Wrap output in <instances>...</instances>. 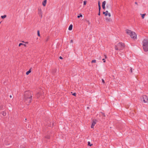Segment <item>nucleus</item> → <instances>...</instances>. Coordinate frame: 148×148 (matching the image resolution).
I'll use <instances>...</instances> for the list:
<instances>
[{
	"instance_id": "nucleus-1",
	"label": "nucleus",
	"mask_w": 148,
	"mask_h": 148,
	"mask_svg": "<svg viewBox=\"0 0 148 148\" xmlns=\"http://www.w3.org/2000/svg\"><path fill=\"white\" fill-rule=\"evenodd\" d=\"M125 32L126 33L130 35L133 40H135L136 39L137 35L135 32H132L129 29H126L125 30Z\"/></svg>"
},
{
	"instance_id": "nucleus-2",
	"label": "nucleus",
	"mask_w": 148,
	"mask_h": 148,
	"mask_svg": "<svg viewBox=\"0 0 148 148\" xmlns=\"http://www.w3.org/2000/svg\"><path fill=\"white\" fill-rule=\"evenodd\" d=\"M143 47L144 51H148V38H145L143 41Z\"/></svg>"
},
{
	"instance_id": "nucleus-3",
	"label": "nucleus",
	"mask_w": 148,
	"mask_h": 148,
	"mask_svg": "<svg viewBox=\"0 0 148 148\" xmlns=\"http://www.w3.org/2000/svg\"><path fill=\"white\" fill-rule=\"evenodd\" d=\"M124 47V45L122 43H119L117 45L115 46V49L116 50H120L123 49Z\"/></svg>"
},
{
	"instance_id": "nucleus-4",
	"label": "nucleus",
	"mask_w": 148,
	"mask_h": 148,
	"mask_svg": "<svg viewBox=\"0 0 148 148\" xmlns=\"http://www.w3.org/2000/svg\"><path fill=\"white\" fill-rule=\"evenodd\" d=\"M30 95V93L28 92H25L24 94V98L25 99H28L29 101L30 102L31 98L32 97V95L28 96Z\"/></svg>"
},
{
	"instance_id": "nucleus-5",
	"label": "nucleus",
	"mask_w": 148,
	"mask_h": 148,
	"mask_svg": "<svg viewBox=\"0 0 148 148\" xmlns=\"http://www.w3.org/2000/svg\"><path fill=\"white\" fill-rule=\"evenodd\" d=\"M142 100H143V102L145 103L147 102L148 101V98L146 95H143L142 97Z\"/></svg>"
},
{
	"instance_id": "nucleus-6",
	"label": "nucleus",
	"mask_w": 148,
	"mask_h": 148,
	"mask_svg": "<svg viewBox=\"0 0 148 148\" xmlns=\"http://www.w3.org/2000/svg\"><path fill=\"white\" fill-rule=\"evenodd\" d=\"M42 12L41 8H38V14L41 18L42 17Z\"/></svg>"
},
{
	"instance_id": "nucleus-7",
	"label": "nucleus",
	"mask_w": 148,
	"mask_h": 148,
	"mask_svg": "<svg viewBox=\"0 0 148 148\" xmlns=\"http://www.w3.org/2000/svg\"><path fill=\"white\" fill-rule=\"evenodd\" d=\"M103 14H104L105 16L108 15L109 17L111 16L110 14V13H108V11H106L105 12H103Z\"/></svg>"
},
{
	"instance_id": "nucleus-8",
	"label": "nucleus",
	"mask_w": 148,
	"mask_h": 148,
	"mask_svg": "<svg viewBox=\"0 0 148 148\" xmlns=\"http://www.w3.org/2000/svg\"><path fill=\"white\" fill-rule=\"evenodd\" d=\"M106 2L105 1H104L102 3V8L103 9H105V5L106 4Z\"/></svg>"
},
{
	"instance_id": "nucleus-9",
	"label": "nucleus",
	"mask_w": 148,
	"mask_h": 148,
	"mask_svg": "<svg viewBox=\"0 0 148 148\" xmlns=\"http://www.w3.org/2000/svg\"><path fill=\"white\" fill-rule=\"evenodd\" d=\"M96 123V122L95 121H93L92 122V124L91 126V128H94V126Z\"/></svg>"
},
{
	"instance_id": "nucleus-10",
	"label": "nucleus",
	"mask_w": 148,
	"mask_h": 148,
	"mask_svg": "<svg viewBox=\"0 0 148 148\" xmlns=\"http://www.w3.org/2000/svg\"><path fill=\"white\" fill-rule=\"evenodd\" d=\"M47 2V0H44L43 1H42V5L44 6H45L46 5Z\"/></svg>"
},
{
	"instance_id": "nucleus-11",
	"label": "nucleus",
	"mask_w": 148,
	"mask_h": 148,
	"mask_svg": "<svg viewBox=\"0 0 148 148\" xmlns=\"http://www.w3.org/2000/svg\"><path fill=\"white\" fill-rule=\"evenodd\" d=\"M73 28V25L72 24H71L70 25L69 27V30H71Z\"/></svg>"
},
{
	"instance_id": "nucleus-12",
	"label": "nucleus",
	"mask_w": 148,
	"mask_h": 148,
	"mask_svg": "<svg viewBox=\"0 0 148 148\" xmlns=\"http://www.w3.org/2000/svg\"><path fill=\"white\" fill-rule=\"evenodd\" d=\"M140 15L141 16L142 18L143 19H144L145 16L146 15V14H140Z\"/></svg>"
},
{
	"instance_id": "nucleus-13",
	"label": "nucleus",
	"mask_w": 148,
	"mask_h": 148,
	"mask_svg": "<svg viewBox=\"0 0 148 148\" xmlns=\"http://www.w3.org/2000/svg\"><path fill=\"white\" fill-rule=\"evenodd\" d=\"M21 45H23L25 47H26V45L25 44H23V43H20L19 44V45H18V46L19 47H20Z\"/></svg>"
},
{
	"instance_id": "nucleus-14",
	"label": "nucleus",
	"mask_w": 148,
	"mask_h": 148,
	"mask_svg": "<svg viewBox=\"0 0 148 148\" xmlns=\"http://www.w3.org/2000/svg\"><path fill=\"white\" fill-rule=\"evenodd\" d=\"M106 21L107 22H110V19L109 18H106Z\"/></svg>"
},
{
	"instance_id": "nucleus-15",
	"label": "nucleus",
	"mask_w": 148,
	"mask_h": 148,
	"mask_svg": "<svg viewBox=\"0 0 148 148\" xmlns=\"http://www.w3.org/2000/svg\"><path fill=\"white\" fill-rule=\"evenodd\" d=\"M7 16L6 15H4L3 16H1V17L2 18L4 19Z\"/></svg>"
},
{
	"instance_id": "nucleus-16",
	"label": "nucleus",
	"mask_w": 148,
	"mask_h": 148,
	"mask_svg": "<svg viewBox=\"0 0 148 148\" xmlns=\"http://www.w3.org/2000/svg\"><path fill=\"white\" fill-rule=\"evenodd\" d=\"M31 72V71L30 70V69L28 71L26 72V74L27 75H28L30 72Z\"/></svg>"
},
{
	"instance_id": "nucleus-17",
	"label": "nucleus",
	"mask_w": 148,
	"mask_h": 148,
	"mask_svg": "<svg viewBox=\"0 0 148 148\" xmlns=\"http://www.w3.org/2000/svg\"><path fill=\"white\" fill-rule=\"evenodd\" d=\"M6 112H2V114L3 116H6Z\"/></svg>"
},
{
	"instance_id": "nucleus-18",
	"label": "nucleus",
	"mask_w": 148,
	"mask_h": 148,
	"mask_svg": "<svg viewBox=\"0 0 148 148\" xmlns=\"http://www.w3.org/2000/svg\"><path fill=\"white\" fill-rule=\"evenodd\" d=\"M87 1H83V5H86Z\"/></svg>"
},
{
	"instance_id": "nucleus-19",
	"label": "nucleus",
	"mask_w": 148,
	"mask_h": 148,
	"mask_svg": "<svg viewBox=\"0 0 148 148\" xmlns=\"http://www.w3.org/2000/svg\"><path fill=\"white\" fill-rule=\"evenodd\" d=\"M83 17V16L82 14H80L79 15H78L77 16L78 18H79L80 17Z\"/></svg>"
},
{
	"instance_id": "nucleus-20",
	"label": "nucleus",
	"mask_w": 148,
	"mask_h": 148,
	"mask_svg": "<svg viewBox=\"0 0 148 148\" xmlns=\"http://www.w3.org/2000/svg\"><path fill=\"white\" fill-rule=\"evenodd\" d=\"M88 145L90 146H92V144H91L90 142L89 141L88 142Z\"/></svg>"
},
{
	"instance_id": "nucleus-21",
	"label": "nucleus",
	"mask_w": 148,
	"mask_h": 148,
	"mask_svg": "<svg viewBox=\"0 0 148 148\" xmlns=\"http://www.w3.org/2000/svg\"><path fill=\"white\" fill-rule=\"evenodd\" d=\"M37 35L38 36H40V31L39 30L37 31Z\"/></svg>"
},
{
	"instance_id": "nucleus-22",
	"label": "nucleus",
	"mask_w": 148,
	"mask_h": 148,
	"mask_svg": "<svg viewBox=\"0 0 148 148\" xmlns=\"http://www.w3.org/2000/svg\"><path fill=\"white\" fill-rule=\"evenodd\" d=\"M96 62V60H93L92 61V63H95Z\"/></svg>"
},
{
	"instance_id": "nucleus-23",
	"label": "nucleus",
	"mask_w": 148,
	"mask_h": 148,
	"mask_svg": "<svg viewBox=\"0 0 148 148\" xmlns=\"http://www.w3.org/2000/svg\"><path fill=\"white\" fill-rule=\"evenodd\" d=\"M98 7H99V11L100 12V10H101V6H99Z\"/></svg>"
},
{
	"instance_id": "nucleus-24",
	"label": "nucleus",
	"mask_w": 148,
	"mask_h": 148,
	"mask_svg": "<svg viewBox=\"0 0 148 148\" xmlns=\"http://www.w3.org/2000/svg\"><path fill=\"white\" fill-rule=\"evenodd\" d=\"M98 6H100V2L99 1L98 2Z\"/></svg>"
},
{
	"instance_id": "nucleus-25",
	"label": "nucleus",
	"mask_w": 148,
	"mask_h": 148,
	"mask_svg": "<svg viewBox=\"0 0 148 148\" xmlns=\"http://www.w3.org/2000/svg\"><path fill=\"white\" fill-rule=\"evenodd\" d=\"M102 82L103 83H105V82H104V80L103 79H102Z\"/></svg>"
},
{
	"instance_id": "nucleus-26",
	"label": "nucleus",
	"mask_w": 148,
	"mask_h": 148,
	"mask_svg": "<svg viewBox=\"0 0 148 148\" xmlns=\"http://www.w3.org/2000/svg\"><path fill=\"white\" fill-rule=\"evenodd\" d=\"M102 60L104 62H106L105 60L104 59H103Z\"/></svg>"
},
{
	"instance_id": "nucleus-27",
	"label": "nucleus",
	"mask_w": 148,
	"mask_h": 148,
	"mask_svg": "<svg viewBox=\"0 0 148 148\" xmlns=\"http://www.w3.org/2000/svg\"><path fill=\"white\" fill-rule=\"evenodd\" d=\"M76 95V94L75 93H74L73 94V96H75Z\"/></svg>"
},
{
	"instance_id": "nucleus-28",
	"label": "nucleus",
	"mask_w": 148,
	"mask_h": 148,
	"mask_svg": "<svg viewBox=\"0 0 148 148\" xmlns=\"http://www.w3.org/2000/svg\"><path fill=\"white\" fill-rule=\"evenodd\" d=\"M73 40H71V43H73Z\"/></svg>"
},
{
	"instance_id": "nucleus-29",
	"label": "nucleus",
	"mask_w": 148,
	"mask_h": 148,
	"mask_svg": "<svg viewBox=\"0 0 148 148\" xmlns=\"http://www.w3.org/2000/svg\"><path fill=\"white\" fill-rule=\"evenodd\" d=\"M98 14L99 15H100V11H99Z\"/></svg>"
},
{
	"instance_id": "nucleus-30",
	"label": "nucleus",
	"mask_w": 148,
	"mask_h": 148,
	"mask_svg": "<svg viewBox=\"0 0 148 148\" xmlns=\"http://www.w3.org/2000/svg\"><path fill=\"white\" fill-rule=\"evenodd\" d=\"M59 58L61 59H62V58L61 56H60V57H59Z\"/></svg>"
},
{
	"instance_id": "nucleus-31",
	"label": "nucleus",
	"mask_w": 148,
	"mask_h": 148,
	"mask_svg": "<svg viewBox=\"0 0 148 148\" xmlns=\"http://www.w3.org/2000/svg\"><path fill=\"white\" fill-rule=\"evenodd\" d=\"M135 3L136 4V5H137V4H138L137 3V2H135Z\"/></svg>"
},
{
	"instance_id": "nucleus-32",
	"label": "nucleus",
	"mask_w": 148,
	"mask_h": 148,
	"mask_svg": "<svg viewBox=\"0 0 148 148\" xmlns=\"http://www.w3.org/2000/svg\"><path fill=\"white\" fill-rule=\"evenodd\" d=\"M87 22H88V24H90V22L89 21H87Z\"/></svg>"
},
{
	"instance_id": "nucleus-33",
	"label": "nucleus",
	"mask_w": 148,
	"mask_h": 148,
	"mask_svg": "<svg viewBox=\"0 0 148 148\" xmlns=\"http://www.w3.org/2000/svg\"><path fill=\"white\" fill-rule=\"evenodd\" d=\"M105 58H107V56H106V55H105Z\"/></svg>"
},
{
	"instance_id": "nucleus-34",
	"label": "nucleus",
	"mask_w": 148,
	"mask_h": 148,
	"mask_svg": "<svg viewBox=\"0 0 148 148\" xmlns=\"http://www.w3.org/2000/svg\"><path fill=\"white\" fill-rule=\"evenodd\" d=\"M130 71H131V72H132V69L130 70Z\"/></svg>"
},
{
	"instance_id": "nucleus-35",
	"label": "nucleus",
	"mask_w": 148,
	"mask_h": 148,
	"mask_svg": "<svg viewBox=\"0 0 148 148\" xmlns=\"http://www.w3.org/2000/svg\"><path fill=\"white\" fill-rule=\"evenodd\" d=\"M10 98H12V95H10Z\"/></svg>"
}]
</instances>
